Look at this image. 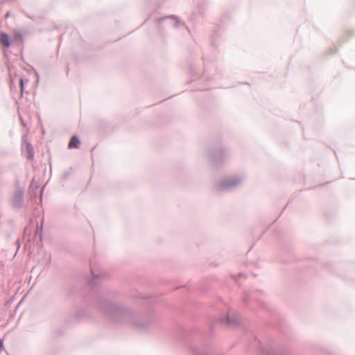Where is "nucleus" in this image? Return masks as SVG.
<instances>
[{"label": "nucleus", "instance_id": "nucleus-4", "mask_svg": "<svg viewBox=\"0 0 355 355\" xmlns=\"http://www.w3.org/2000/svg\"><path fill=\"white\" fill-rule=\"evenodd\" d=\"M19 84H20L21 90L22 91L23 90V87H24V82H23L22 79H20Z\"/></svg>", "mask_w": 355, "mask_h": 355}, {"label": "nucleus", "instance_id": "nucleus-3", "mask_svg": "<svg viewBox=\"0 0 355 355\" xmlns=\"http://www.w3.org/2000/svg\"><path fill=\"white\" fill-rule=\"evenodd\" d=\"M0 42L5 46L8 47L10 46L9 37L7 34L2 33L0 35Z\"/></svg>", "mask_w": 355, "mask_h": 355}, {"label": "nucleus", "instance_id": "nucleus-1", "mask_svg": "<svg viewBox=\"0 0 355 355\" xmlns=\"http://www.w3.org/2000/svg\"><path fill=\"white\" fill-rule=\"evenodd\" d=\"M226 320L227 322L232 326L238 324L239 322V318L234 313H228L226 317Z\"/></svg>", "mask_w": 355, "mask_h": 355}, {"label": "nucleus", "instance_id": "nucleus-6", "mask_svg": "<svg viewBox=\"0 0 355 355\" xmlns=\"http://www.w3.org/2000/svg\"><path fill=\"white\" fill-rule=\"evenodd\" d=\"M15 37H16L17 38H21V35H20V34H16V35H15Z\"/></svg>", "mask_w": 355, "mask_h": 355}, {"label": "nucleus", "instance_id": "nucleus-5", "mask_svg": "<svg viewBox=\"0 0 355 355\" xmlns=\"http://www.w3.org/2000/svg\"><path fill=\"white\" fill-rule=\"evenodd\" d=\"M33 154L31 152V150H30L28 158L29 159H33Z\"/></svg>", "mask_w": 355, "mask_h": 355}, {"label": "nucleus", "instance_id": "nucleus-2", "mask_svg": "<svg viewBox=\"0 0 355 355\" xmlns=\"http://www.w3.org/2000/svg\"><path fill=\"white\" fill-rule=\"evenodd\" d=\"M79 144H80V141H79L78 137L76 136H73L71 138V140L69 143L68 147H69V148H78Z\"/></svg>", "mask_w": 355, "mask_h": 355}]
</instances>
